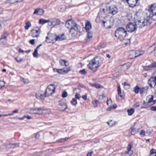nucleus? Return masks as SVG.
Instances as JSON below:
<instances>
[{
	"instance_id": "f257e3e1",
	"label": "nucleus",
	"mask_w": 156,
	"mask_h": 156,
	"mask_svg": "<svg viewBox=\"0 0 156 156\" xmlns=\"http://www.w3.org/2000/svg\"><path fill=\"white\" fill-rule=\"evenodd\" d=\"M101 64L100 59L98 57H95L90 61L87 66L90 69L94 70V71H96Z\"/></svg>"
},
{
	"instance_id": "f03ea898",
	"label": "nucleus",
	"mask_w": 156,
	"mask_h": 156,
	"mask_svg": "<svg viewBox=\"0 0 156 156\" xmlns=\"http://www.w3.org/2000/svg\"><path fill=\"white\" fill-rule=\"evenodd\" d=\"M126 34L127 31L123 27H119L115 32V36L121 40L124 39Z\"/></svg>"
},
{
	"instance_id": "7ed1b4c3",
	"label": "nucleus",
	"mask_w": 156,
	"mask_h": 156,
	"mask_svg": "<svg viewBox=\"0 0 156 156\" xmlns=\"http://www.w3.org/2000/svg\"><path fill=\"white\" fill-rule=\"evenodd\" d=\"M151 16L150 15L147 14L144 17V20L142 22L140 20H139L137 22V27H138L139 28H141L145 26L149 25L151 23Z\"/></svg>"
},
{
	"instance_id": "20e7f679",
	"label": "nucleus",
	"mask_w": 156,
	"mask_h": 156,
	"mask_svg": "<svg viewBox=\"0 0 156 156\" xmlns=\"http://www.w3.org/2000/svg\"><path fill=\"white\" fill-rule=\"evenodd\" d=\"M102 22L104 26L106 28H111L113 25V19L109 16L104 17Z\"/></svg>"
},
{
	"instance_id": "39448f33",
	"label": "nucleus",
	"mask_w": 156,
	"mask_h": 156,
	"mask_svg": "<svg viewBox=\"0 0 156 156\" xmlns=\"http://www.w3.org/2000/svg\"><path fill=\"white\" fill-rule=\"evenodd\" d=\"M141 126L140 123H137L135 124L133 128H131L129 130V132L131 135H134L137 133L141 128Z\"/></svg>"
},
{
	"instance_id": "423d86ee",
	"label": "nucleus",
	"mask_w": 156,
	"mask_h": 156,
	"mask_svg": "<svg viewBox=\"0 0 156 156\" xmlns=\"http://www.w3.org/2000/svg\"><path fill=\"white\" fill-rule=\"evenodd\" d=\"M55 87L54 84L49 85L46 90L44 94L46 96H49L54 93L55 91Z\"/></svg>"
},
{
	"instance_id": "0eeeda50",
	"label": "nucleus",
	"mask_w": 156,
	"mask_h": 156,
	"mask_svg": "<svg viewBox=\"0 0 156 156\" xmlns=\"http://www.w3.org/2000/svg\"><path fill=\"white\" fill-rule=\"evenodd\" d=\"M149 14L151 16V19L156 20V18L154 16L156 15V4H152L150 8Z\"/></svg>"
},
{
	"instance_id": "6e6552de",
	"label": "nucleus",
	"mask_w": 156,
	"mask_h": 156,
	"mask_svg": "<svg viewBox=\"0 0 156 156\" xmlns=\"http://www.w3.org/2000/svg\"><path fill=\"white\" fill-rule=\"evenodd\" d=\"M137 27V22L136 23H129L126 26V28L127 30L130 32H133L136 30Z\"/></svg>"
},
{
	"instance_id": "1a4fd4ad",
	"label": "nucleus",
	"mask_w": 156,
	"mask_h": 156,
	"mask_svg": "<svg viewBox=\"0 0 156 156\" xmlns=\"http://www.w3.org/2000/svg\"><path fill=\"white\" fill-rule=\"evenodd\" d=\"M30 111L33 112L32 113L34 114L41 115L43 114V112L45 111L44 108L43 107H40L36 108H31Z\"/></svg>"
},
{
	"instance_id": "9d476101",
	"label": "nucleus",
	"mask_w": 156,
	"mask_h": 156,
	"mask_svg": "<svg viewBox=\"0 0 156 156\" xmlns=\"http://www.w3.org/2000/svg\"><path fill=\"white\" fill-rule=\"evenodd\" d=\"M77 24L72 20H69L66 21L65 23L66 27L69 30L74 27Z\"/></svg>"
},
{
	"instance_id": "9b49d317",
	"label": "nucleus",
	"mask_w": 156,
	"mask_h": 156,
	"mask_svg": "<svg viewBox=\"0 0 156 156\" xmlns=\"http://www.w3.org/2000/svg\"><path fill=\"white\" fill-rule=\"evenodd\" d=\"M51 22L50 23H48V25L51 27L59 25L60 23V21L59 20L56 19L51 20Z\"/></svg>"
},
{
	"instance_id": "f8f14e48",
	"label": "nucleus",
	"mask_w": 156,
	"mask_h": 156,
	"mask_svg": "<svg viewBox=\"0 0 156 156\" xmlns=\"http://www.w3.org/2000/svg\"><path fill=\"white\" fill-rule=\"evenodd\" d=\"M58 108L60 110L62 111H64L67 108L66 104L62 101H59L58 102Z\"/></svg>"
},
{
	"instance_id": "ddd939ff",
	"label": "nucleus",
	"mask_w": 156,
	"mask_h": 156,
	"mask_svg": "<svg viewBox=\"0 0 156 156\" xmlns=\"http://www.w3.org/2000/svg\"><path fill=\"white\" fill-rule=\"evenodd\" d=\"M80 28V26L77 24L74 27L69 30V32L72 36L74 35L75 34H76L79 28Z\"/></svg>"
},
{
	"instance_id": "4468645a",
	"label": "nucleus",
	"mask_w": 156,
	"mask_h": 156,
	"mask_svg": "<svg viewBox=\"0 0 156 156\" xmlns=\"http://www.w3.org/2000/svg\"><path fill=\"white\" fill-rule=\"evenodd\" d=\"M109 11L112 15L116 14L118 12L117 8L115 5H112L109 7Z\"/></svg>"
},
{
	"instance_id": "2eb2a0df",
	"label": "nucleus",
	"mask_w": 156,
	"mask_h": 156,
	"mask_svg": "<svg viewBox=\"0 0 156 156\" xmlns=\"http://www.w3.org/2000/svg\"><path fill=\"white\" fill-rule=\"evenodd\" d=\"M148 83L151 88H154L156 85V80L153 76L151 77L149 80Z\"/></svg>"
},
{
	"instance_id": "dca6fc26",
	"label": "nucleus",
	"mask_w": 156,
	"mask_h": 156,
	"mask_svg": "<svg viewBox=\"0 0 156 156\" xmlns=\"http://www.w3.org/2000/svg\"><path fill=\"white\" fill-rule=\"evenodd\" d=\"M40 29L38 28L37 29H33L31 31V36L33 37H37L40 35Z\"/></svg>"
},
{
	"instance_id": "f3484780",
	"label": "nucleus",
	"mask_w": 156,
	"mask_h": 156,
	"mask_svg": "<svg viewBox=\"0 0 156 156\" xmlns=\"http://www.w3.org/2000/svg\"><path fill=\"white\" fill-rule=\"evenodd\" d=\"M148 88V87L147 86L140 87V95L142 96H146Z\"/></svg>"
},
{
	"instance_id": "a211bd4d",
	"label": "nucleus",
	"mask_w": 156,
	"mask_h": 156,
	"mask_svg": "<svg viewBox=\"0 0 156 156\" xmlns=\"http://www.w3.org/2000/svg\"><path fill=\"white\" fill-rule=\"evenodd\" d=\"M126 1L129 4V6L132 7L135 6L138 1V0H126Z\"/></svg>"
},
{
	"instance_id": "6ab92c4d",
	"label": "nucleus",
	"mask_w": 156,
	"mask_h": 156,
	"mask_svg": "<svg viewBox=\"0 0 156 156\" xmlns=\"http://www.w3.org/2000/svg\"><path fill=\"white\" fill-rule=\"evenodd\" d=\"M108 9L106 5L103 4L101 8L100 12L102 13L106 14L108 12Z\"/></svg>"
},
{
	"instance_id": "aec40b11",
	"label": "nucleus",
	"mask_w": 156,
	"mask_h": 156,
	"mask_svg": "<svg viewBox=\"0 0 156 156\" xmlns=\"http://www.w3.org/2000/svg\"><path fill=\"white\" fill-rule=\"evenodd\" d=\"M44 13V11L43 9L40 8H37L35 9L33 14L41 15H43Z\"/></svg>"
},
{
	"instance_id": "412c9836",
	"label": "nucleus",
	"mask_w": 156,
	"mask_h": 156,
	"mask_svg": "<svg viewBox=\"0 0 156 156\" xmlns=\"http://www.w3.org/2000/svg\"><path fill=\"white\" fill-rule=\"evenodd\" d=\"M87 36L85 39L87 41H89L92 39V33L91 31H87Z\"/></svg>"
},
{
	"instance_id": "4be33fe9",
	"label": "nucleus",
	"mask_w": 156,
	"mask_h": 156,
	"mask_svg": "<svg viewBox=\"0 0 156 156\" xmlns=\"http://www.w3.org/2000/svg\"><path fill=\"white\" fill-rule=\"evenodd\" d=\"M66 38V37L65 36V35L64 34H61V35H58L55 38V40L57 41H62L65 40Z\"/></svg>"
},
{
	"instance_id": "5701e85b",
	"label": "nucleus",
	"mask_w": 156,
	"mask_h": 156,
	"mask_svg": "<svg viewBox=\"0 0 156 156\" xmlns=\"http://www.w3.org/2000/svg\"><path fill=\"white\" fill-rule=\"evenodd\" d=\"M129 58L130 59H133L136 58L135 51L132 50L130 52Z\"/></svg>"
},
{
	"instance_id": "b1692460",
	"label": "nucleus",
	"mask_w": 156,
	"mask_h": 156,
	"mask_svg": "<svg viewBox=\"0 0 156 156\" xmlns=\"http://www.w3.org/2000/svg\"><path fill=\"white\" fill-rule=\"evenodd\" d=\"M19 146L18 143L9 144L8 145V147L9 148H15Z\"/></svg>"
},
{
	"instance_id": "393cba45",
	"label": "nucleus",
	"mask_w": 156,
	"mask_h": 156,
	"mask_svg": "<svg viewBox=\"0 0 156 156\" xmlns=\"http://www.w3.org/2000/svg\"><path fill=\"white\" fill-rule=\"evenodd\" d=\"M36 97L37 99L44 100V98L46 96H45V94L44 95V94H36Z\"/></svg>"
},
{
	"instance_id": "a878e982",
	"label": "nucleus",
	"mask_w": 156,
	"mask_h": 156,
	"mask_svg": "<svg viewBox=\"0 0 156 156\" xmlns=\"http://www.w3.org/2000/svg\"><path fill=\"white\" fill-rule=\"evenodd\" d=\"M0 42L2 43L3 44H5L7 42L6 36L3 35L0 39Z\"/></svg>"
},
{
	"instance_id": "bb28decb",
	"label": "nucleus",
	"mask_w": 156,
	"mask_h": 156,
	"mask_svg": "<svg viewBox=\"0 0 156 156\" xmlns=\"http://www.w3.org/2000/svg\"><path fill=\"white\" fill-rule=\"evenodd\" d=\"M91 28V25L90 23L89 22L87 21L86 23V25H85V29L86 30H87V31H89V30Z\"/></svg>"
},
{
	"instance_id": "cd10ccee",
	"label": "nucleus",
	"mask_w": 156,
	"mask_h": 156,
	"mask_svg": "<svg viewBox=\"0 0 156 156\" xmlns=\"http://www.w3.org/2000/svg\"><path fill=\"white\" fill-rule=\"evenodd\" d=\"M132 147V145L130 144H129L127 147L128 154L131 155L132 154V152L131 151V149Z\"/></svg>"
},
{
	"instance_id": "c85d7f7f",
	"label": "nucleus",
	"mask_w": 156,
	"mask_h": 156,
	"mask_svg": "<svg viewBox=\"0 0 156 156\" xmlns=\"http://www.w3.org/2000/svg\"><path fill=\"white\" fill-rule=\"evenodd\" d=\"M106 44L104 43H100L97 46L96 49H100L101 48H104L106 47Z\"/></svg>"
},
{
	"instance_id": "c756f323",
	"label": "nucleus",
	"mask_w": 156,
	"mask_h": 156,
	"mask_svg": "<svg viewBox=\"0 0 156 156\" xmlns=\"http://www.w3.org/2000/svg\"><path fill=\"white\" fill-rule=\"evenodd\" d=\"M135 52L136 58L139 56L143 55L144 53V51H140L139 50H136L135 51Z\"/></svg>"
},
{
	"instance_id": "7c9ffc66",
	"label": "nucleus",
	"mask_w": 156,
	"mask_h": 156,
	"mask_svg": "<svg viewBox=\"0 0 156 156\" xmlns=\"http://www.w3.org/2000/svg\"><path fill=\"white\" fill-rule=\"evenodd\" d=\"M107 123L109 126L112 127L115 125L116 123V122L113 121L112 120H110L109 122H107Z\"/></svg>"
},
{
	"instance_id": "2f4dec72",
	"label": "nucleus",
	"mask_w": 156,
	"mask_h": 156,
	"mask_svg": "<svg viewBox=\"0 0 156 156\" xmlns=\"http://www.w3.org/2000/svg\"><path fill=\"white\" fill-rule=\"evenodd\" d=\"M127 111L128 115H131L134 113L135 110L134 108H131L130 109H128Z\"/></svg>"
},
{
	"instance_id": "473e14b6",
	"label": "nucleus",
	"mask_w": 156,
	"mask_h": 156,
	"mask_svg": "<svg viewBox=\"0 0 156 156\" xmlns=\"http://www.w3.org/2000/svg\"><path fill=\"white\" fill-rule=\"evenodd\" d=\"M67 63V62L63 59H61L59 61L60 64L62 66H67L68 64H66Z\"/></svg>"
},
{
	"instance_id": "72a5a7b5",
	"label": "nucleus",
	"mask_w": 156,
	"mask_h": 156,
	"mask_svg": "<svg viewBox=\"0 0 156 156\" xmlns=\"http://www.w3.org/2000/svg\"><path fill=\"white\" fill-rule=\"evenodd\" d=\"M154 97L152 95H149L147 98V100H148L147 103H150L153 100Z\"/></svg>"
},
{
	"instance_id": "f704fd0d",
	"label": "nucleus",
	"mask_w": 156,
	"mask_h": 156,
	"mask_svg": "<svg viewBox=\"0 0 156 156\" xmlns=\"http://www.w3.org/2000/svg\"><path fill=\"white\" fill-rule=\"evenodd\" d=\"M140 87H139L138 86H136L134 88L133 90L135 93L137 94L140 91Z\"/></svg>"
},
{
	"instance_id": "c9c22d12",
	"label": "nucleus",
	"mask_w": 156,
	"mask_h": 156,
	"mask_svg": "<svg viewBox=\"0 0 156 156\" xmlns=\"http://www.w3.org/2000/svg\"><path fill=\"white\" fill-rule=\"evenodd\" d=\"M38 50L35 49L33 53V56L35 58H37L38 57Z\"/></svg>"
},
{
	"instance_id": "e433bc0d",
	"label": "nucleus",
	"mask_w": 156,
	"mask_h": 156,
	"mask_svg": "<svg viewBox=\"0 0 156 156\" xmlns=\"http://www.w3.org/2000/svg\"><path fill=\"white\" fill-rule=\"evenodd\" d=\"M118 92L119 95L121 97H122V95L121 90L119 86L118 87Z\"/></svg>"
},
{
	"instance_id": "4c0bfd02",
	"label": "nucleus",
	"mask_w": 156,
	"mask_h": 156,
	"mask_svg": "<svg viewBox=\"0 0 156 156\" xmlns=\"http://www.w3.org/2000/svg\"><path fill=\"white\" fill-rule=\"evenodd\" d=\"M123 85L124 86L125 88L126 89H127L130 88V86L129 84L127 83L126 82H125L123 83Z\"/></svg>"
},
{
	"instance_id": "58836bf2",
	"label": "nucleus",
	"mask_w": 156,
	"mask_h": 156,
	"mask_svg": "<svg viewBox=\"0 0 156 156\" xmlns=\"http://www.w3.org/2000/svg\"><path fill=\"white\" fill-rule=\"evenodd\" d=\"M31 24L29 22H27L26 23V26H25V29L27 30L29 27H31Z\"/></svg>"
},
{
	"instance_id": "ea45409f",
	"label": "nucleus",
	"mask_w": 156,
	"mask_h": 156,
	"mask_svg": "<svg viewBox=\"0 0 156 156\" xmlns=\"http://www.w3.org/2000/svg\"><path fill=\"white\" fill-rule=\"evenodd\" d=\"M71 103L73 105H76L77 103L75 98H73L71 101Z\"/></svg>"
},
{
	"instance_id": "a19ab883",
	"label": "nucleus",
	"mask_w": 156,
	"mask_h": 156,
	"mask_svg": "<svg viewBox=\"0 0 156 156\" xmlns=\"http://www.w3.org/2000/svg\"><path fill=\"white\" fill-rule=\"evenodd\" d=\"M98 101L97 100H95L94 101L92 102V103L94 107H97L98 106Z\"/></svg>"
},
{
	"instance_id": "79ce46f5",
	"label": "nucleus",
	"mask_w": 156,
	"mask_h": 156,
	"mask_svg": "<svg viewBox=\"0 0 156 156\" xmlns=\"http://www.w3.org/2000/svg\"><path fill=\"white\" fill-rule=\"evenodd\" d=\"M15 59L16 60V62L19 63L21 62L23 60L22 58H19L18 57H15Z\"/></svg>"
},
{
	"instance_id": "37998d69",
	"label": "nucleus",
	"mask_w": 156,
	"mask_h": 156,
	"mask_svg": "<svg viewBox=\"0 0 156 156\" xmlns=\"http://www.w3.org/2000/svg\"><path fill=\"white\" fill-rule=\"evenodd\" d=\"M46 20L43 19H40L39 20V23L41 24H44L46 23Z\"/></svg>"
},
{
	"instance_id": "c03bdc74",
	"label": "nucleus",
	"mask_w": 156,
	"mask_h": 156,
	"mask_svg": "<svg viewBox=\"0 0 156 156\" xmlns=\"http://www.w3.org/2000/svg\"><path fill=\"white\" fill-rule=\"evenodd\" d=\"M68 94L67 92L66 91L63 92L62 94V96L63 98H65L67 97Z\"/></svg>"
},
{
	"instance_id": "a18cd8bd",
	"label": "nucleus",
	"mask_w": 156,
	"mask_h": 156,
	"mask_svg": "<svg viewBox=\"0 0 156 156\" xmlns=\"http://www.w3.org/2000/svg\"><path fill=\"white\" fill-rule=\"evenodd\" d=\"M92 86L98 89L101 87V85L98 84L94 83L93 84Z\"/></svg>"
},
{
	"instance_id": "49530a36",
	"label": "nucleus",
	"mask_w": 156,
	"mask_h": 156,
	"mask_svg": "<svg viewBox=\"0 0 156 156\" xmlns=\"http://www.w3.org/2000/svg\"><path fill=\"white\" fill-rule=\"evenodd\" d=\"M148 103L144 101L143 105L142 106V108H146L147 107Z\"/></svg>"
},
{
	"instance_id": "de8ad7c7",
	"label": "nucleus",
	"mask_w": 156,
	"mask_h": 156,
	"mask_svg": "<svg viewBox=\"0 0 156 156\" xmlns=\"http://www.w3.org/2000/svg\"><path fill=\"white\" fill-rule=\"evenodd\" d=\"M69 138V137H65L64 138H62L59 140L58 141L59 142H62L64 141L67 140Z\"/></svg>"
},
{
	"instance_id": "09e8293b",
	"label": "nucleus",
	"mask_w": 156,
	"mask_h": 156,
	"mask_svg": "<svg viewBox=\"0 0 156 156\" xmlns=\"http://www.w3.org/2000/svg\"><path fill=\"white\" fill-rule=\"evenodd\" d=\"M44 110L45 111H44V112H43V114H49L50 113V112H51L50 110L49 109H44Z\"/></svg>"
},
{
	"instance_id": "8fccbe9b",
	"label": "nucleus",
	"mask_w": 156,
	"mask_h": 156,
	"mask_svg": "<svg viewBox=\"0 0 156 156\" xmlns=\"http://www.w3.org/2000/svg\"><path fill=\"white\" fill-rule=\"evenodd\" d=\"M79 72L80 73L83 75H86L87 74V72L84 69L80 70Z\"/></svg>"
},
{
	"instance_id": "3c124183",
	"label": "nucleus",
	"mask_w": 156,
	"mask_h": 156,
	"mask_svg": "<svg viewBox=\"0 0 156 156\" xmlns=\"http://www.w3.org/2000/svg\"><path fill=\"white\" fill-rule=\"evenodd\" d=\"M5 85V83L3 81H0V89Z\"/></svg>"
},
{
	"instance_id": "603ef678",
	"label": "nucleus",
	"mask_w": 156,
	"mask_h": 156,
	"mask_svg": "<svg viewBox=\"0 0 156 156\" xmlns=\"http://www.w3.org/2000/svg\"><path fill=\"white\" fill-rule=\"evenodd\" d=\"M145 131H144V130H141V131L140 132V134L141 136H144L145 135Z\"/></svg>"
},
{
	"instance_id": "864d4df0",
	"label": "nucleus",
	"mask_w": 156,
	"mask_h": 156,
	"mask_svg": "<svg viewBox=\"0 0 156 156\" xmlns=\"http://www.w3.org/2000/svg\"><path fill=\"white\" fill-rule=\"evenodd\" d=\"M75 98L79 99L81 98V95L78 93H76L75 95Z\"/></svg>"
},
{
	"instance_id": "5fc2aeb1",
	"label": "nucleus",
	"mask_w": 156,
	"mask_h": 156,
	"mask_svg": "<svg viewBox=\"0 0 156 156\" xmlns=\"http://www.w3.org/2000/svg\"><path fill=\"white\" fill-rule=\"evenodd\" d=\"M156 152V151L154 149H152L150 151V154H153L155 153Z\"/></svg>"
},
{
	"instance_id": "6e6d98bb",
	"label": "nucleus",
	"mask_w": 156,
	"mask_h": 156,
	"mask_svg": "<svg viewBox=\"0 0 156 156\" xmlns=\"http://www.w3.org/2000/svg\"><path fill=\"white\" fill-rule=\"evenodd\" d=\"M100 21V17L98 16L96 19L95 21L97 23H99Z\"/></svg>"
},
{
	"instance_id": "4d7b16f0",
	"label": "nucleus",
	"mask_w": 156,
	"mask_h": 156,
	"mask_svg": "<svg viewBox=\"0 0 156 156\" xmlns=\"http://www.w3.org/2000/svg\"><path fill=\"white\" fill-rule=\"evenodd\" d=\"M149 67H151V68L156 67V62L153 63L151 64Z\"/></svg>"
},
{
	"instance_id": "13d9d810",
	"label": "nucleus",
	"mask_w": 156,
	"mask_h": 156,
	"mask_svg": "<svg viewBox=\"0 0 156 156\" xmlns=\"http://www.w3.org/2000/svg\"><path fill=\"white\" fill-rule=\"evenodd\" d=\"M122 68H125V70H126L129 67L127 66V64H125L124 65H123L122 66Z\"/></svg>"
},
{
	"instance_id": "bf43d9fd",
	"label": "nucleus",
	"mask_w": 156,
	"mask_h": 156,
	"mask_svg": "<svg viewBox=\"0 0 156 156\" xmlns=\"http://www.w3.org/2000/svg\"><path fill=\"white\" fill-rule=\"evenodd\" d=\"M66 71L65 70H63L62 69H58V73H62L63 72H65Z\"/></svg>"
},
{
	"instance_id": "052dcab7",
	"label": "nucleus",
	"mask_w": 156,
	"mask_h": 156,
	"mask_svg": "<svg viewBox=\"0 0 156 156\" xmlns=\"http://www.w3.org/2000/svg\"><path fill=\"white\" fill-rule=\"evenodd\" d=\"M150 109L152 111H156V106L151 107L150 108Z\"/></svg>"
},
{
	"instance_id": "680f3d73",
	"label": "nucleus",
	"mask_w": 156,
	"mask_h": 156,
	"mask_svg": "<svg viewBox=\"0 0 156 156\" xmlns=\"http://www.w3.org/2000/svg\"><path fill=\"white\" fill-rule=\"evenodd\" d=\"M112 101L111 99H108L107 101V104L109 105V104L112 103Z\"/></svg>"
},
{
	"instance_id": "e2e57ef3",
	"label": "nucleus",
	"mask_w": 156,
	"mask_h": 156,
	"mask_svg": "<svg viewBox=\"0 0 156 156\" xmlns=\"http://www.w3.org/2000/svg\"><path fill=\"white\" fill-rule=\"evenodd\" d=\"M140 106V104L139 102H137L136 104H135L134 105V106L136 107H138Z\"/></svg>"
},
{
	"instance_id": "0e129e2a",
	"label": "nucleus",
	"mask_w": 156,
	"mask_h": 156,
	"mask_svg": "<svg viewBox=\"0 0 156 156\" xmlns=\"http://www.w3.org/2000/svg\"><path fill=\"white\" fill-rule=\"evenodd\" d=\"M29 43L32 44H33L35 43L34 40L32 39L30 40Z\"/></svg>"
},
{
	"instance_id": "69168bd1",
	"label": "nucleus",
	"mask_w": 156,
	"mask_h": 156,
	"mask_svg": "<svg viewBox=\"0 0 156 156\" xmlns=\"http://www.w3.org/2000/svg\"><path fill=\"white\" fill-rule=\"evenodd\" d=\"M93 153V151H91L88 153L87 154V156H91L92 154Z\"/></svg>"
},
{
	"instance_id": "338daca9",
	"label": "nucleus",
	"mask_w": 156,
	"mask_h": 156,
	"mask_svg": "<svg viewBox=\"0 0 156 156\" xmlns=\"http://www.w3.org/2000/svg\"><path fill=\"white\" fill-rule=\"evenodd\" d=\"M111 107L112 109H115V108H117V106L115 104V105H113L111 106Z\"/></svg>"
},
{
	"instance_id": "774afa93",
	"label": "nucleus",
	"mask_w": 156,
	"mask_h": 156,
	"mask_svg": "<svg viewBox=\"0 0 156 156\" xmlns=\"http://www.w3.org/2000/svg\"><path fill=\"white\" fill-rule=\"evenodd\" d=\"M154 56L156 57V47L154 49Z\"/></svg>"
}]
</instances>
